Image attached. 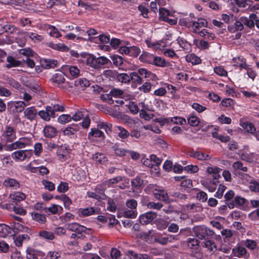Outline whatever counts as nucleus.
I'll return each mask as SVG.
<instances>
[{
  "instance_id": "1",
  "label": "nucleus",
  "mask_w": 259,
  "mask_h": 259,
  "mask_svg": "<svg viewBox=\"0 0 259 259\" xmlns=\"http://www.w3.org/2000/svg\"><path fill=\"white\" fill-rule=\"evenodd\" d=\"M20 55L23 57L22 60H18L12 56L7 57L8 65H21L22 63L26 65H35L36 62H39L40 65H57L58 62L53 59L41 58L30 48H23L19 50Z\"/></svg>"
},
{
  "instance_id": "2",
  "label": "nucleus",
  "mask_w": 259,
  "mask_h": 259,
  "mask_svg": "<svg viewBox=\"0 0 259 259\" xmlns=\"http://www.w3.org/2000/svg\"><path fill=\"white\" fill-rule=\"evenodd\" d=\"M70 55L74 60L73 64H85L86 65H106L110 61L105 57H100L96 58L92 54L85 52H82L78 54L77 51L71 50Z\"/></svg>"
},
{
  "instance_id": "3",
  "label": "nucleus",
  "mask_w": 259,
  "mask_h": 259,
  "mask_svg": "<svg viewBox=\"0 0 259 259\" xmlns=\"http://www.w3.org/2000/svg\"><path fill=\"white\" fill-rule=\"evenodd\" d=\"M193 232L196 237L201 240H206L207 239V237L212 236L214 234L213 230L204 226L194 227L193 228Z\"/></svg>"
},
{
  "instance_id": "4",
  "label": "nucleus",
  "mask_w": 259,
  "mask_h": 259,
  "mask_svg": "<svg viewBox=\"0 0 259 259\" xmlns=\"http://www.w3.org/2000/svg\"><path fill=\"white\" fill-rule=\"evenodd\" d=\"M2 139L7 142H12L16 139V132L14 127L6 125L2 131Z\"/></svg>"
},
{
  "instance_id": "5",
  "label": "nucleus",
  "mask_w": 259,
  "mask_h": 259,
  "mask_svg": "<svg viewBox=\"0 0 259 259\" xmlns=\"http://www.w3.org/2000/svg\"><path fill=\"white\" fill-rule=\"evenodd\" d=\"M31 155V150H18L12 154V158L18 161H23L26 159H29Z\"/></svg>"
},
{
  "instance_id": "6",
  "label": "nucleus",
  "mask_w": 259,
  "mask_h": 259,
  "mask_svg": "<svg viewBox=\"0 0 259 259\" xmlns=\"http://www.w3.org/2000/svg\"><path fill=\"white\" fill-rule=\"evenodd\" d=\"M199 241L195 238H189L187 240V244L188 247L192 249H194L195 252H191L190 255L192 257H196L199 259L201 257V254L198 252L199 249Z\"/></svg>"
},
{
  "instance_id": "7",
  "label": "nucleus",
  "mask_w": 259,
  "mask_h": 259,
  "mask_svg": "<svg viewBox=\"0 0 259 259\" xmlns=\"http://www.w3.org/2000/svg\"><path fill=\"white\" fill-rule=\"evenodd\" d=\"M87 194L89 197L98 200L104 199L106 196L104 194V188L102 185H100L96 187L94 192H88Z\"/></svg>"
},
{
  "instance_id": "8",
  "label": "nucleus",
  "mask_w": 259,
  "mask_h": 259,
  "mask_svg": "<svg viewBox=\"0 0 259 259\" xmlns=\"http://www.w3.org/2000/svg\"><path fill=\"white\" fill-rule=\"evenodd\" d=\"M157 216L156 212L149 211L142 214L139 218V221L141 224L145 225L151 223Z\"/></svg>"
},
{
  "instance_id": "9",
  "label": "nucleus",
  "mask_w": 259,
  "mask_h": 259,
  "mask_svg": "<svg viewBox=\"0 0 259 259\" xmlns=\"http://www.w3.org/2000/svg\"><path fill=\"white\" fill-rule=\"evenodd\" d=\"M66 229L70 231L74 232L79 235H80L82 233L85 232L87 229L85 227L77 223H72L67 224Z\"/></svg>"
},
{
  "instance_id": "10",
  "label": "nucleus",
  "mask_w": 259,
  "mask_h": 259,
  "mask_svg": "<svg viewBox=\"0 0 259 259\" xmlns=\"http://www.w3.org/2000/svg\"><path fill=\"white\" fill-rule=\"evenodd\" d=\"M192 25L193 32L197 33L201 28L207 27V21L204 18H197V20H192Z\"/></svg>"
},
{
  "instance_id": "11",
  "label": "nucleus",
  "mask_w": 259,
  "mask_h": 259,
  "mask_svg": "<svg viewBox=\"0 0 259 259\" xmlns=\"http://www.w3.org/2000/svg\"><path fill=\"white\" fill-rule=\"evenodd\" d=\"M232 253L234 256L245 258H248L249 256V253L247 252L246 248L242 246H237L232 249Z\"/></svg>"
},
{
  "instance_id": "12",
  "label": "nucleus",
  "mask_w": 259,
  "mask_h": 259,
  "mask_svg": "<svg viewBox=\"0 0 259 259\" xmlns=\"http://www.w3.org/2000/svg\"><path fill=\"white\" fill-rule=\"evenodd\" d=\"M24 117L30 121L36 119L37 111L34 106L26 108L23 112Z\"/></svg>"
},
{
  "instance_id": "13",
  "label": "nucleus",
  "mask_w": 259,
  "mask_h": 259,
  "mask_svg": "<svg viewBox=\"0 0 259 259\" xmlns=\"http://www.w3.org/2000/svg\"><path fill=\"white\" fill-rule=\"evenodd\" d=\"M257 18V16L254 13L250 14L249 18L247 17H241V21L243 24L245 25L249 28H252L254 27V20Z\"/></svg>"
},
{
  "instance_id": "14",
  "label": "nucleus",
  "mask_w": 259,
  "mask_h": 259,
  "mask_svg": "<svg viewBox=\"0 0 259 259\" xmlns=\"http://www.w3.org/2000/svg\"><path fill=\"white\" fill-rule=\"evenodd\" d=\"M235 193L233 191L230 190L228 191L225 195V204H226L230 209H233L235 207V203L234 202Z\"/></svg>"
},
{
  "instance_id": "15",
  "label": "nucleus",
  "mask_w": 259,
  "mask_h": 259,
  "mask_svg": "<svg viewBox=\"0 0 259 259\" xmlns=\"http://www.w3.org/2000/svg\"><path fill=\"white\" fill-rule=\"evenodd\" d=\"M70 149L68 147L65 145H62L58 148L57 153L59 156V158L61 160H64L67 158L68 155L70 153Z\"/></svg>"
},
{
  "instance_id": "16",
  "label": "nucleus",
  "mask_w": 259,
  "mask_h": 259,
  "mask_svg": "<svg viewBox=\"0 0 259 259\" xmlns=\"http://www.w3.org/2000/svg\"><path fill=\"white\" fill-rule=\"evenodd\" d=\"M30 240L27 234H20L14 237V243L17 247L22 246L23 243H26Z\"/></svg>"
},
{
  "instance_id": "17",
  "label": "nucleus",
  "mask_w": 259,
  "mask_h": 259,
  "mask_svg": "<svg viewBox=\"0 0 259 259\" xmlns=\"http://www.w3.org/2000/svg\"><path fill=\"white\" fill-rule=\"evenodd\" d=\"M155 197L162 201H167L168 197L167 193L163 189H155L153 191Z\"/></svg>"
},
{
  "instance_id": "18",
  "label": "nucleus",
  "mask_w": 259,
  "mask_h": 259,
  "mask_svg": "<svg viewBox=\"0 0 259 259\" xmlns=\"http://www.w3.org/2000/svg\"><path fill=\"white\" fill-rule=\"evenodd\" d=\"M122 180V178L121 176H117L113 178L110 179L108 180L105 181L102 184V187L104 188V190L107 187H112L113 185L117 184V183L121 181Z\"/></svg>"
},
{
  "instance_id": "19",
  "label": "nucleus",
  "mask_w": 259,
  "mask_h": 259,
  "mask_svg": "<svg viewBox=\"0 0 259 259\" xmlns=\"http://www.w3.org/2000/svg\"><path fill=\"white\" fill-rule=\"evenodd\" d=\"M190 155L199 160H206L211 158V156L208 154H205L204 153L198 151H193L190 152Z\"/></svg>"
},
{
  "instance_id": "20",
  "label": "nucleus",
  "mask_w": 259,
  "mask_h": 259,
  "mask_svg": "<svg viewBox=\"0 0 259 259\" xmlns=\"http://www.w3.org/2000/svg\"><path fill=\"white\" fill-rule=\"evenodd\" d=\"M26 252V257L28 259H38V256H43L42 252L31 248H28Z\"/></svg>"
},
{
  "instance_id": "21",
  "label": "nucleus",
  "mask_w": 259,
  "mask_h": 259,
  "mask_svg": "<svg viewBox=\"0 0 259 259\" xmlns=\"http://www.w3.org/2000/svg\"><path fill=\"white\" fill-rule=\"evenodd\" d=\"M4 80H5L6 83L9 84L12 87L19 91L20 92H23V88L21 87V84L19 82L15 80L14 79L9 77H6L4 78Z\"/></svg>"
},
{
  "instance_id": "22",
  "label": "nucleus",
  "mask_w": 259,
  "mask_h": 259,
  "mask_svg": "<svg viewBox=\"0 0 259 259\" xmlns=\"http://www.w3.org/2000/svg\"><path fill=\"white\" fill-rule=\"evenodd\" d=\"M154 57L153 54L144 52L140 56L139 60L143 63L152 64V61L154 60Z\"/></svg>"
},
{
  "instance_id": "23",
  "label": "nucleus",
  "mask_w": 259,
  "mask_h": 259,
  "mask_svg": "<svg viewBox=\"0 0 259 259\" xmlns=\"http://www.w3.org/2000/svg\"><path fill=\"white\" fill-rule=\"evenodd\" d=\"M25 198V194L21 192H15L11 193L9 196V198L11 199V202L12 203L23 200Z\"/></svg>"
},
{
  "instance_id": "24",
  "label": "nucleus",
  "mask_w": 259,
  "mask_h": 259,
  "mask_svg": "<svg viewBox=\"0 0 259 259\" xmlns=\"http://www.w3.org/2000/svg\"><path fill=\"white\" fill-rule=\"evenodd\" d=\"M79 212L83 217H87L98 213V209L93 207H87L85 208H80Z\"/></svg>"
},
{
  "instance_id": "25",
  "label": "nucleus",
  "mask_w": 259,
  "mask_h": 259,
  "mask_svg": "<svg viewBox=\"0 0 259 259\" xmlns=\"http://www.w3.org/2000/svg\"><path fill=\"white\" fill-rule=\"evenodd\" d=\"M92 158L97 164H104L108 160L104 154L99 152L93 154Z\"/></svg>"
},
{
  "instance_id": "26",
  "label": "nucleus",
  "mask_w": 259,
  "mask_h": 259,
  "mask_svg": "<svg viewBox=\"0 0 259 259\" xmlns=\"http://www.w3.org/2000/svg\"><path fill=\"white\" fill-rule=\"evenodd\" d=\"M4 185L6 187L17 189L20 187L19 183L14 179L8 178L4 182Z\"/></svg>"
},
{
  "instance_id": "27",
  "label": "nucleus",
  "mask_w": 259,
  "mask_h": 259,
  "mask_svg": "<svg viewBox=\"0 0 259 259\" xmlns=\"http://www.w3.org/2000/svg\"><path fill=\"white\" fill-rule=\"evenodd\" d=\"M24 34L34 42H39L44 39V37L42 35H39L36 32H26Z\"/></svg>"
},
{
  "instance_id": "28",
  "label": "nucleus",
  "mask_w": 259,
  "mask_h": 259,
  "mask_svg": "<svg viewBox=\"0 0 259 259\" xmlns=\"http://www.w3.org/2000/svg\"><path fill=\"white\" fill-rule=\"evenodd\" d=\"M244 26L242 22L236 21L233 25H229L228 27V31L231 33L235 32L236 31H241L243 29Z\"/></svg>"
},
{
  "instance_id": "29",
  "label": "nucleus",
  "mask_w": 259,
  "mask_h": 259,
  "mask_svg": "<svg viewBox=\"0 0 259 259\" xmlns=\"http://www.w3.org/2000/svg\"><path fill=\"white\" fill-rule=\"evenodd\" d=\"M45 137L52 138L56 135L57 131L55 127L51 125H46L43 130Z\"/></svg>"
},
{
  "instance_id": "30",
  "label": "nucleus",
  "mask_w": 259,
  "mask_h": 259,
  "mask_svg": "<svg viewBox=\"0 0 259 259\" xmlns=\"http://www.w3.org/2000/svg\"><path fill=\"white\" fill-rule=\"evenodd\" d=\"M25 147L23 145L21 141L18 139L17 141L7 145L6 149L8 151H13L16 149L24 148Z\"/></svg>"
},
{
  "instance_id": "31",
  "label": "nucleus",
  "mask_w": 259,
  "mask_h": 259,
  "mask_svg": "<svg viewBox=\"0 0 259 259\" xmlns=\"http://www.w3.org/2000/svg\"><path fill=\"white\" fill-rule=\"evenodd\" d=\"M177 40L179 45L186 52H190L191 50V44L184 38L179 37Z\"/></svg>"
},
{
  "instance_id": "32",
  "label": "nucleus",
  "mask_w": 259,
  "mask_h": 259,
  "mask_svg": "<svg viewBox=\"0 0 259 259\" xmlns=\"http://www.w3.org/2000/svg\"><path fill=\"white\" fill-rule=\"evenodd\" d=\"M122 215L126 218L134 219L137 216L138 212L136 209L125 208L122 212Z\"/></svg>"
},
{
  "instance_id": "33",
  "label": "nucleus",
  "mask_w": 259,
  "mask_h": 259,
  "mask_svg": "<svg viewBox=\"0 0 259 259\" xmlns=\"http://www.w3.org/2000/svg\"><path fill=\"white\" fill-rule=\"evenodd\" d=\"M222 170L219 167L217 166L208 167L207 168V172L212 175L214 179H218L220 177V172Z\"/></svg>"
},
{
  "instance_id": "34",
  "label": "nucleus",
  "mask_w": 259,
  "mask_h": 259,
  "mask_svg": "<svg viewBox=\"0 0 259 259\" xmlns=\"http://www.w3.org/2000/svg\"><path fill=\"white\" fill-rule=\"evenodd\" d=\"M115 128V130L118 131L117 135L120 138L125 139L130 136L129 132L124 127L121 126H116Z\"/></svg>"
},
{
  "instance_id": "35",
  "label": "nucleus",
  "mask_w": 259,
  "mask_h": 259,
  "mask_svg": "<svg viewBox=\"0 0 259 259\" xmlns=\"http://www.w3.org/2000/svg\"><path fill=\"white\" fill-rule=\"evenodd\" d=\"M187 210L190 212L200 211L202 208L199 203H190L186 205Z\"/></svg>"
},
{
  "instance_id": "36",
  "label": "nucleus",
  "mask_w": 259,
  "mask_h": 259,
  "mask_svg": "<svg viewBox=\"0 0 259 259\" xmlns=\"http://www.w3.org/2000/svg\"><path fill=\"white\" fill-rule=\"evenodd\" d=\"M123 94V92L121 90L118 89H113L111 90L109 94H107L108 99L112 97L114 98H121Z\"/></svg>"
},
{
  "instance_id": "37",
  "label": "nucleus",
  "mask_w": 259,
  "mask_h": 259,
  "mask_svg": "<svg viewBox=\"0 0 259 259\" xmlns=\"http://www.w3.org/2000/svg\"><path fill=\"white\" fill-rule=\"evenodd\" d=\"M194 44L201 50H206L209 48V45L208 41L203 39L200 40L194 39Z\"/></svg>"
},
{
  "instance_id": "38",
  "label": "nucleus",
  "mask_w": 259,
  "mask_h": 259,
  "mask_svg": "<svg viewBox=\"0 0 259 259\" xmlns=\"http://www.w3.org/2000/svg\"><path fill=\"white\" fill-rule=\"evenodd\" d=\"M52 80L59 84L63 83L65 81L64 73L62 71H59L53 76Z\"/></svg>"
},
{
  "instance_id": "39",
  "label": "nucleus",
  "mask_w": 259,
  "mask_h": 259,
  "mask_svg": "<svg viewBox=\"0 0 259 259\" xmlns=\"http://www.w3.org/2000/svg\"><path fill=\"white\" fill-rule=\"evenodd\" d=\"M89 137H93L95 138H104V133L99 130V128H92L91 129L90 132L88 134Z\"/></svg>"
},
{
  "instance_id": "40",
  "label": "nucleus",
  "mask_w": 259,
  "mask_h": 259,
  "mask_svg": "<svg viewBox=\"0 0 259 259\" xmlns=\"http://www.w3.org/2000/svg\"><path fill=\"white\" fill-rule=\"evenodd\" d=\"M138 72L140 75L145 78H150V79L154 80L156 77L155 74L147 71L144 68L139 69Z\"/></svg>"
},
{
  "instance_id": "41",
  "label": "nucleus",
  "mask_w": 259,
  "mask_h": 259,
  "mask_svg": "<svg viewBox=\"0 0 259 259\" xmlns=\"http://www.w3.org/2000/svg\"><path fill=\"white\" fill-rule=\"evenodd\" d=\"M112 149L115 154L118 156H123L127 153V150L116 144L112 147Z\"/></svg>"
},
{
  "instance_id": "42",
  "label": "nucleus",
  "mask_w": 259,
  "mask_h": 259,
  "mask_svg": "<svg viewBox=\"0 0 259 259\" xmlns=\"http://www.w3.org/2000/svg\"><path fill=\"white\" fill-rule=\"evenodd\" d=\"M11 228L5 225L0 224V237H6L9 233H11Z\"/></svg>"
},
{
  "instance_id": "43",
  "label": "nucleus",
  "mask_w": 259,
  "mask_h": 259,
  "mask_svg": "<svg viewBox=\"0 0 259 259\" xmlns=\"http://www.w3.org/2000/svg\"><path fill=\"white\" fill-rule=\"evenodd\" d=\"M112 126V124L108 122H100L98 124V128L105 130L107 134L111 132Z\"/></svg>"
},
{
  "instance_id": "44",
  "label": "nucleus",
  "mask_w": 259,
  "mask_h": 259,
  "mask_svg": "<svg viewBox=\"0 0 259 259\" xmlns=\"http://www.w3.org/2000/svg\"><path fill=\"white\" fill-rule=\"evenodd\" d=\"M63 208L62 207L59 206L56 204H52L51 206L49 207L45 208V211L46 212H49L52 214H56L59 210L62 211Z\"/></svg>"
},
{
  "instance_id": "45",
  "label": "nucleus",
  "mask_w": 259,
  "mask_h": 259,
  "mask_svg": "<svg viewBox=\"0 0 259 259\" xmlns=\"http://www.w3.org/2000/svg\"><path fill=\"white\" fill-rule=\"evenodd\" d=\"M232 4H235L239 7L245 8L247 6H250V3L252 1L250 0H229Z\"/></svg>"
},
{
  "instance_id": "46",
  "label": "nucleus",
  "mask_w": 259,
  "mask_h": 259,
  "mask_svg": "<svg viewBox=\"0 0 259 259\" xmlns=\"http://www.w3.org/2000/svg\"><path fill=\"white\" fill-rule=\"evenodd\" d=\"M177 236H173L170 235L169 237H155L154 238V240L156 242H157L161 245H165L166 244L168 241H170V239H176Z\"/></svg>"
},
{
  "instance_id": "47",
  "label": "nucleus",
  "mask_w": 259,
  "mask_h": 259,
  "mask_svg": "<svg viewBox=\"0 0 259 259\" xmlns=\"http://www.w3.org/2000/svg\"><path fill=\"white\" fill-rule=\"evenodd\" d=\"M87 114V111L85 109H81L76 112L72 116L71 119L74 121H78L83 118Z\"/></svg>"
},
{
  "instance_id": "48",
  "label": "nucleus",
  "mask_w": 259,
  "mask_h": 259,
  "mask_svg": "<svg viewBox=\"0 0 259 259\" xmlns=\"http://www.w3.org/2000/svg\"><path fill=\"white\" fill-rule=\"evenodd\" d=\"M170 16V12L164 8H160L159 10V19L160 21L165 20V19Z\"/></svg>"
},
{
  "instance_id": "49",
  "label": "nucleus",
  "mask_w": 259,
  "mask_h": 259,
  "mask_svg": "<svg viewBox=\"0 0 259 259\" xmlns=\"http://www.w3.org/2000/svg\"><path fill=\"white\" fill-rule=\"evenodd\" d=\"M29 103H26L23 101H17L14 103V106L17 112H21L24 111L25 107L29 105Z\"/></svg>"
},
{
  "instance_id": "50",
  "label": "nucleus",
  "mask_w": 259,
  "mask_h": 259,
  "mask_svg": "<svg viewBox=\"0 0 259 259\" xmlns=\"http://www.w3.org/2000/svg\"><path fill=\"white\" fill-rule=\"evenodd\" d=\"M70 74L73 77H77L80 74V71L76 66H65Z\"/></svg>"
},
{
  "instance_id": "51",
  "label": "nucleus",
  "mask_w": 259,
  "mask_h": 259,
  "mask_svg": "<svg viewBox=\"0 0 259 259\" xmlns=\"http://www.w3.org/2000/svg\"><path fill=\"white\" fill-rule=\"evenodd\" d=\"M204 246L210 251H214L217 250V245L213 241L206 239L204 242Z\"/></svg>"
},
{
  "instance_id": "52",
  "label": "nucleus",
  "mask_w": 259,
  "mask_h": 259,
  "mask_svg": "<svg viewBox=\"0 0 259 259\" xmlns=\"http://www.w3.org/2000/svg\"><path fill=\"white\" fill-rule=\"evenodd\" d=\"M240 158L242 160L246 161L247 162H252L256 159L255 157L254 154H248L246 152H243L241 153V154L240 155Z\"/></svg>"
},
{
  "instance_id": "53",
  "label": "nucleus",
  "mask_w": 259,
  "mask_h": 259,
  "mask_svg": "<svg viewBox=\"0 0 259 259\" xmlns=\"http://www.w3.org/2000/svg\"><path fill=\"white\" fill-rule=\"evenodd\" d=\"M85 33H87L89 37L88 39L83 38L81 37L77 36V40H89L90 41H92V39L94 38V37H90L91 35H96L98 33L97 30L94 28H90ZM85 35V34H84Z\"/></svg>"
},
{
  "instance_id": "54",
  "label": "nucleus",
  "mask_w": 259,
  "mask_h": 259,
  "mask_svg": "<svg viewBox=\"0 0 259 259\" xmlns=\"http://www.w3.org/2000/svg\"><path fill=\"white\" fill-rule=\"evenodd\" d=\"M31 216L33 220L39 223H44L46 221V217L44 215H42L39 213L32 212L31 213Z\"/></svg>"
},
{
  "instance_id": "55",
  "label": "nucleus",
  "mask_w": 259,
  "mask_h": 259,
  "mask_svg": "<svg viewBox=\"0 0 259 259\" xmlns=\"http://www.w3.org/2000/svg\"><path fill=\"white\" fill-rule=\"evenodd\" d=\"M132 186L135 189H138L143 185V181L139 176H137L131 182Z\"/></svg>"
},
{
  "instance_id": "56",
  "label": "nucleus",
  "mask_w": 259,
  "mask_h": 259,
  "mask_svg": "<svg viewBox=\"0 0 259 259\" xmlns=\"http://www.w3.org/2000/svg\"><path fill=\"white\" fill-rule=\"evenodd\" d=\"M187 120L189 124L191 126H197L200 122L199 118L194 115L189 116Z\"/></svg>"
},
{
  "instance_id": "57",
  "label": "nucleus",
  "mask_w": 259,
  "mask_h": 259,
  "mask_svg": "<svg viewBox=\"0 0 259 259\" xmlns=\"http://www.w3.org/2000/svg\"><path fill=\"white\" fill-rule=\"evenodd\" d=\"M89 81L85 78H79L74 81V85L75 87H87L89 86Z\"/></svg>"
},
{
  "instance_id": "58",
  "label": "nucleus",
  "mask_w": 259,
  "mask_h": 259,
  "mask_svg": "<svg viewBox=\"0 0 259 259\" xmlns=\"http://www.w3.org/2000/svg\"><path fill=\"white\" fill-rule=\"evenodd\" d=\"M127 106L130 112L133 114H137L140 111L138 105L134 102H130Z\"/></svg>"
},
{
  "instance_id": "59",
  "label": "nucleus",
  "mask_w": 259,
  "mask_h": 259,
  "mask_svg": "<svg viewBox=\"0 0 259 259\" xmlns=\"http://www.w3.org/2000/svg\"><path fill=\"white\" fill-rule=\"evenodd\" d=\"M42 184L46 189L50 191H52L55 190V184L48 180H44L42 181Z\"/></svg>"
},
{
  "instance_id": "60",
  "label": "nucleus",
  "mask_w": 259,
  "mask_h": 259,
  "mask_svg": "<svg viewBox=\"0 0 259 259\" xmlns=\"http://www.w3.org/2000/svg\"><path fill=\"white\" fill-rule=\"evenodd\" d=\"M49 34L51 36L58 38L61 36L58 29L54 26H50L48 29Z\"/></svg>"
},
{
  "instance_id": "61",
  "label": "nucleus",
  "mask_w": 259,
  "mask_h": 259,
  "mask_svg": "<svg viewBox=\"0 0 259 259\" xmlns=\"http://www.w3.org/2000/svg\"><path fill=\"white\" fill-rule=\"evenodd\" d=\"M125 204L127 208L137 210L138 203L136 200L134 199H127Z\"/></svg>"
},
{
  "instance_id": "62",
  "label": "nucleus",
  "mask_w": 259,
  "mask_h": 259,
  "mask_svg": "<svg viewBox=\"0 0 259 259\" xmlns=\"http://www.w3.org/2000/svg\"><path fill=\"white\" fill-rule=\"evenodd\" d=\"M129 253L134 259H151L150 256L147 254H138L133 251H130Z\"/></svg>"
},
{
  "instance_id": "63",
  "label": "nucleus",
  "mask_w": 259,
  "mask_h": 259,
  "mask_svg": "<svg viewBox=\"0 0 259 259\" xmlns=\"http://www.w3.org/2000/svg\"><path fill=\"white\" fill-rule=\"evenodd\" d=\"M140 53V49L136 46L129 47L128 55L137 57Z\"/></svg>"
},
{
  "instance_id": "64",
  "label": "nucleus",
  "mask_w": 259,
  "mask_h": 259,
  "mask_svg": "<svg viewBox=\"0 0 259 259\" xmlns=\"http://www.w3.org/2000/svg\"><path fill=\"white\" fill-rule=\"evenodd\" d=\"M249 188L252 192H259V182L255 180H251Z\"/></svg>"
}]
</instances>
